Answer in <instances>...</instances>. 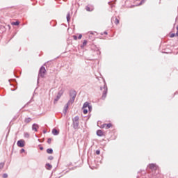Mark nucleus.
<instances>
[{"label": "nucleus", "instance_id": "obj_11", "mask_svg": "<svg viewBox=\"0 0 178 178\" xmlns=\"http://www.w3.org/2000/svg\"><path fill=\"white\" fill-rule=\"evenodd\" d=\"M112 126V124H103V127H105V129H111V127Z\"/></svg>", "mask_w": 178, "mask_h": 178}, {"label": "nucleus", "instance_id": "obj_14", "mask_svg": "<svg viewBox=\"0 0 178 178\" xmlns=\"http://www.w3.org/2000/svg\"><path fill=\"white\" fill-rule=\"evenodd\" d=\"M69 108V105H67V104L65 105V106L64 107V110H63V113H65V115H66L67 112V109Z\"/></svg>", "mask_w": 178, "mask_h": 178}, {"label": "nucleus", "instance_id": "obj_1", "mask_svg": "<svg viewBox=\"0 0 178 178\" xmlns=\"http://www.w3.org/2000/svg\"><path fill=\"white\" fill-rule=\"evenodd\" d=\"M77 95V93L76 92V90H71L70 92V99L68 101V102L67 103V105H72L74 102V99H76V95Z\"/></svg>", "mask_w": 178, "mask_h": 178}, {"label": "nucleus", "instance_id": "obj_6", "mask_svg": "<svg viewBox=\"0 0 178 178\" xmlns=\"http://www.w3.org/2000/svg\"><path fill=\"white\" fill-rule=\"evenodd\" d=\"M149 169L151 170H158V165L155 163H151L148 165Z\"/></svg>", "mask_w": 178, "mask_h": 178}, {"label": "nucleus", "instance_id": "obj_24", "mask_svg": "<svg viewBox=\"0 0 178 178\" xmlns=\"http://www.w3.org/2000/svg\"><path fill=\"white\" fill-rule=\"evenodd\" d=\"M170 38H173V37H176V33H172L170 35Z\"/></svg>", "mask_w": 178, "mask_h": 178}, {"label": "nucleus", "instance_id": "obj_5", "mask_svg": "<svg viewBox=\"0 0 178 178\" xmlns=\"http://www.w3.org/2000/svg\"><path fill=\"white\" fill-rule=\"evenodd\" d=\"M62 95H63V90H61L58 92L56 98L54 99V104H56V102H58L59 99H60V97H62Z\"/></svg>", "mask_w": 178, "mask_h": 178}, {"label": "nucleus", "instance_id": "obj_20", "mask_svg": "<svg viewBox=\"0 0 178 178\" xmlns=\"http://www.w3.org/2000/svg\"><path fill=\"white\" fill-rule=\"evenodd\" d=\"M24 137L25 138H29V137H30V134L29 133H24Z\"/></svg>", "mask_w": 178, "mask_h": 178}, {"label": "nucleus", "instance_id": "obj_33", "mask_svg": "<svg viewBox=\"0 0 178 178\" xmlns=\"http://www.w3.org/2000/svg\"><path fill=\"white\" fill-rule=\"evenodd\" d=\"M81 37H83V35L79 34V37H78V39H79V40H81Z\"/></svg>", "mask_w": 178, "mask_h": 178}, {"label": "nucleus", "instance_id": "obj_34", "mask_svg": "<svg viewBox=\"0 0 178 178\" xmlns=\"http://www.w3.org/2000/svg\"><path fill=\"white\" fill-rule=\"evenodd\" d=\"M176 37H178V25L177 26Z\"/></svg>", "mask_w": 178, "mask_h": 178}, {"label": "nucleus", "instance_id": "obj_13", "mask_svg": "<svg viewBox=\"0 0 178 178\" xmlns=\"http://www.w3.org/2000/svg\"><path fill=\"white\" fill-rule=\"evenodd\" d=\"M46 169H47V170H51V169H52V165H51L49 163H47L46 164Z\"/></svg>", "mask_w": 178, "mask_h": 178}, {"label": "nucleus", "instance_id": "obj_28", "mask_svg": "<svg viewBox=\"0 0 178 178\" xmlns=\"http://www.w3.org/2000/svg\"><path fill=\"white\" fill-rule=\"evenodd\" d=\"M48 159H49V161H52V159H54V156H49L48 157Z\"/></svg>", "mask_w": 178, "mask_h": 178}, {"label": "nucleus", "instance_id": "obj_10", "mask_svg": "<svg viewBox=\"0 0 178 178\" xmlns=\"http://www.w3.org/2000/svg\"><path fill=\"white\" fill-rule=\"evenodd\" d=\"M97 136H98L99 137H102V136H104V132H102L101 130H97Z\"/></svg>", "mask_w": 178, "mask_h": 178}, {"label": "nucleus", "instance_id": "obj_8", "mask_svg": "<svg viewBox=\"0 0 178 178\" xmlns=\"http://www.w3.org/2000/svg\"><path fill=\"white\" fill-rule=\"evenodd\" d=\"M86 10H87V12H92V10H94V7L91 6H87L86 7Z\"/></svg>", "mask_w": 178, "mask_h": 178}, {"label": "nucleus", "instance_id": "obj_25", "mask_svg": "<svg viewBox=\"0 0 178 178\" xmlns=\"http://www.w3.org/2000/svg\"><path fill=\"white\" fill-rule=\"evenodd\" d=\"M51 141H52V139L51 138H48L47 140L48 144H51Z\"/></svg>", "mask_w": 178, "mask_h": 178}, {"label": "nucleus", "instance_id": "obj_2", "mask_svg": "<svg viewBox=\"0 0 178 178\" xmlns=\"http://www.w3.org/2000/svg\"><path fill=\"white\" fill-rule=\"evenodd\" d=\"M79 119L80 118L77 115L72 118V126L74 130L79 129V126L80 124V122H79Z\"/></svg>", "mask_w": 178, "mask_h": 178}, {"label": "nucleus", "instance_id": "obj_12", "mask_svg": "<svg viewBox=\"0 0 178 178\" xmlns=\"http://www.w3.org/2000/svg\"><path fill=\"white\" fill-rule=\"evenodd\" d=\"M52 134H54V136H58V134H59V131H58L56 129H53Z\"/></svg>", "mask_w": 178, "mask_h": 178}, {"label": "nucleus", "instance_id": "obj_22", "mask_svg": "<svg viewBox=\"0 0 178 178\" xmlns=\"http://www.w3.org/2000/svg\"><path fill=\"white\" fill-rule=\"evenodd\" d=\"M88 108L89 112H91L92 111V106L89 104V106Z\"/></svg>", "mask_w": 178, "mask_h": 178}, {"label": "nucleus", "instance_id": "obj_18", "mask_svg": "<svg viewBox=\"0 0 178 178\" xmlns=\"http://www.w3.org/2000/svg\"><path fill=\"white\" fill-rule=\"evenodd\" d=\"M67 22H70V13H67Z\"/></svg>", "mask_w": 178, "mask_h": 178}, {"label": "nucleus", "instance_id": "obj_15", "mask_svg": "<svg viewBox=\"0 0 178 178\" xmlns=\"http://www.w3.org/2000/svg\"><path fill=\"white\" fill-rule=\"evenodd\" d=\"M90 106V103H88V102H85L84 104H83V108L84 109V108H88V106Z\"/></svg>", "mask_w": 178, "mask_h": 178}, {"label": "nucleus", "instance_id": "obj_36", "mask_svg": "<svg viewBox=\"0 0 178 178\" xmlns=\"http://www.w3.org/2000/svg\"><path fill=\"white\" fill-rule=\"evenodd\" d=\"M97 55H101V51H99V50L97 51Z\"/></svg>", "mask_w": 178, "mask_h": 178}, {"label": "nucleus", "instance_id": "obj_4", "mask_svg": "<svg viewBox=\"0 0 178 178\" xmlns=\"http://www.w3.org/2000/svg\"><path fill=\"white\" fill-rule=\"evenodd\" d=\"M46 72L47 70H45V67L42 66L39 70L38 77H42V79L44 78Z\"/></svg>", "mask_w": 178, "mask_h": 178}, {"label": "nucleus", "instance_id": "obj_21", "mask_svg": "<svg viewBox=\"0 0 178 178\" xmlns=\"http://www.w3.org/2000/svg\"><path fill=\"white\" fill-rule=\"evenodd\" d=\"M3 166H5V163H0V169H3Z\"/></svg>", "mask_w": 178, "mask_h": 178}, {"label": "nucleus", "instance_id": "obj_31", "mask_svg": "<svg viewBox=\"0 0 178 178\" xmlns=\"http://www.w3.org/2000/svg\"><path fill=\"white\" fill-rule=\"evenodd\" d=\"M145 1H147V0H141V2L139 3V5H143V3H144V2H145Z\"/></svg>", "mask_w": 178, "mask_h": 178}, {"label": "nucleus", "instance_id": "obj_9", "mask_svg": "<svg viewBox=\"0 0 178 178\" xmlns=\"http://www.w3.org/2000/svg\"><path fill=\"white\" fill-rule=\"evenodd\" d=\"M38 124H33L32 125V130H34V131H38Z\"/></svg>", "mask_w": 178, "mask_h": 178}, {"label": "nucleus", "instance_id": "obj_26", "mask_svg": "<svg viewBox=\"0 0 178 178\" xmlns=\"http://www.w3.org/2000/svg\"><path fill=\"white\" fill-rule=\"evenodd\" d=\"M13 24L14 26H19V22H13Z\"/></svg>", "mask_w": 178, "mask_h": 178}, {"label": "nucleus", "instance_id": "obj_30", "mask_svg": "<svg viewBox=\"0 0 178 178\" xmlns=\"http://www.w3.org/2000/svg\"><path fill=\"white\" fill-rule=\"evenodd\" d=\"M100 154H101V151H99V150L96 151V154L97 155H99Z\"/></svg>", "mask_w": 178, "mask_h": 178}, {"label": "nucleus", "instance_id": "obj_40", "mask_svg": "<svg viewBox=\"0 0 178 178\" xmlns=\"http://www.w3.org/2000/svg\"><path fill=\"white\" fill-rule=\"evenodd\" d=\"M104 34H106H106H108V32L104 31Z\"/></svg>", "mask_w": 178, "mask_h": 178}, {"label": "nucleus", "instance_id": "obj_17", "mask_svg": "<svg viewBox=\"0 0 178 178\" xmlns=\"http://www.w3.org/2000/svg\"><path fill=\"white\" fill-rule=\"evenodd\" d=\"M47 154H53L54 150L51 148H49L47 149Z\"/></svg>", "mask_w": 178, "mask_h": 178}, {"label": "nucleus", "instance_id": "obj_32", "mask_svg": "<svg viewBox=\"0 0 178 178\" xmlns=\"http://www.w3.org/2000/svg\"><path fill=\"white\" fill-rule=\"evenodd\" d=\"M3 178H7L8 177V174L5 173L3 175Z\"/></svg>", "mask_w": 178, "mask_h": 178}, {"label": "nucleus", "instance_id": "obj_16", "mask_svg": "<svg viewBox=\"0 0 178 178\" xmlns=\"http://www.w3.org/2000/svg\"><path fill=\"white\" fill-rule=\"evenodd\" d=\"M31 121V118H25L24 120L25 123H30Z\"/></svg>", "mask_w": 178, "mask_h": 178}, {"label": "nucleus", "instance_id": "obj_19", "mask_svg": "<svg viewBox=\"0 0 178 178\" xmlns=\"http://www.w3.org/2000/svg\"><path fill=\"white\" fill-rule=\"evenodd\" d=\"M31 102H33V97L31 99L29 102H27V104H25L24 107L27 106V105H29V104H31Z\"/></svg>", "mask_w": 178, "mask_h": 178}, {"label": "nucleus", "instance_id": "obj_27", "mask_svg": "<svg viewBox=\"0 0 178 178\" xmlns=\"http://www.w3.org/2000/svg\"><path fill=\"white\" fill-rule=\"evenodd\" d=\"M87 42H88L87 40H84V41L83 42V47L87 45Z\"/></svg>", "mask_w": 178, "mask_h": 178}, {"label": "nucleus", "instance_id": "obj_23", "mask_svg": "<svg viewBox=\"0 0 178 178\" xmlns=\"http://www.w3.org/2000/svg\"><path fill=\"white\" fill-rule=\"evenodd\" d=\"M83 112L84 115H87V113H88V110L83 108Z\"/></svg>", "mask_w": 178, "mask_h": 178}, {"label": "nucleus", "instance_id": "obj_39", "mask_svg": "<svg viewBox=\"0 0 178 178\" xmlns=\"http://www.w3.org/2000/svg\"><path fill=\"white\" fill-rule=\"evenodd\" d=\"M88 33H89V34H92V35H93V34H94V33H93V32H88Z\"/></svg>", "mask_w": 178, "mask_h": 178}, {"label": "nucleus", "instance_id": "obj_35", "mask_svg": "<svg viewBox=\"0 0 178 178\" xmlns=\"http://www.w3.org/2000/svg\"><path fill=\"white\" fill-rule=\"evenodd\" d=\"M73 38H74V40H77V38H77L76 35H74Z\"/></svg>", "mask_w": 178, "mask_h": 178}, {"label": "nucleus", "instance_id": "obj_37", "mask_svg": "<svg viewBox=\"0 0 178 178\" xmlns=\"http://www.w3.org/2000/svg\"><path fill=\"white\" fill-rule=\"evenodd\" d=\"M40 151H42V149H44V147H40Z\"/></svg>", "mask_w": 178, "mask_h": 178}, {"label": "nucleus", "instance_id": "obj_38", "mask_svg": "<svg viewBox=\"0 0 178 178\" xmlns=\"http://www.w3.org/2000/svg\"><path fill=\"white\" fill-rule=\"evenodd\" d=\"M23 152H24V149H21V153H23Z\"/></svg>", "mask_w": 178, "mask_h": 178}, {"label": "nucleus", "instance_id": "obj_29", "mask_svg": "<svg viewBox=\"0 0 178 178\" xmlns=\"http://www.w3.org/2000/svg\"><path fill=\"white\" fill-rule=\"evenodd\" d=\"M118 23H119V19H118V18H115V24L116 25H118Z\"/></svg>", "mask_w": 178, "mask_h": 178}, {"label": "nucleus", "instance_id": "obj_3", "mask_svg": "<svg viewBox=\"0 0 178 178\" xmlns=\"http://www.w3.org/2000/svg\"><path fill=\"white\" fill-rule=\"evenodd\" d=\"M100 90H104L102 96V99H105V98H106V95L108 94V87L106 86V83H104V87L100 88Z\"/></svg>", "mask_w": 178, "mask_h": 178}, {"label": "nucleus", "instance_id": "obj_7", "mask_svg": "<svg viewBox=\"0 0 178 178\" xmlns=\"http://www.w3.org/2000/svg\"><path fill=\"white\" fill-rule=\"evenodd\" d=\"M17 145L20 148H23L24 147V140H19L17 142Z\"/></svg>", "mask_w": 178, "mask_h": 178}]
</instances>
